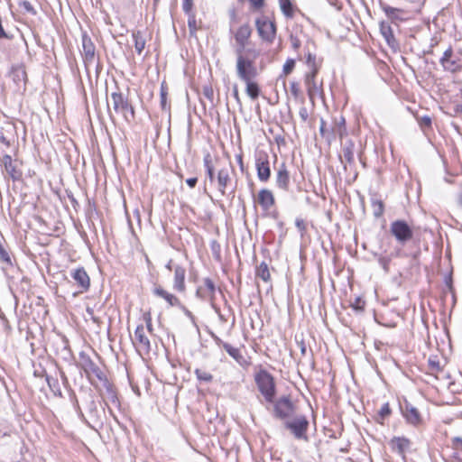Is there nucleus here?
<instances>
[{
    "label": "nucleus",
    "mask_w": 462,
    "mask_h": 462,
    "mask_svg": "<svg viewBox=\"0 0 462 462\" xmlns=\"http://www.w3.org/2000/svg\"><path fill=\"white\" fill-rule=\"evenodd\" d=\"M236 57V71L242 81L254 80L258 76L255 60L260 51L254 48H248L245 52H235Z\"/></svg>",
    "instance_id": "1"
},
{
    "label": "nucleus",
    "mask_w": 462,
    "mask_h": 462,
    "mask_svg": "<svg viewBox=\"0 0 462 462\" xmlns=\"http://www.w3.org/2000/svg\"><path fill=\"white\" fill-rule=\"evenodd\" d=\"M254 381L258 391L266 402H273L276 395V386L273 376L265 369H260L254 374Z\"/></svg>",
    "instance_id": "2"
},
{
    "label": "nucleus",
    "mask_w": 462,
    "mask_h": 462,
    "mask_svg": "<svg viewBox=\"0 0 462 462\" xmlns=\"http://www.w3.org/2000/svg\"><path fill=\"white\" fill-rule=\"evenodd\" d=\"M309 420L303 414H296L292 418L285 420L283 426L288 430L296 439L309 441L308 429Z\"/></svg>",
    "instance_id": "3"
},
{
    "label": "nucleus",
    "mask_w": 462,
    "mask_h": 462,
    "mask_svg": "<svg viewBox=\"0 0 462 462\" xmlns=\"http://www.w3.org/2000/svg\"><path fill=\"white\" fill-rule=\"evenodd\" d=\"M272 403L273 404V417L282 420V422L297 414L296 405L293 403L289 395H283L276 401L273 400V402Z\"/></svg>",
    "instance_id": "4"
},
{
    "label": "nucleus",
    "mask_w": 462,
    "mask_h": 462,
    "mask_svg": "<svg viewBox=\"0 0 462 462\" xmlns=\"http://www.w3.org/2000/svg\"><path fill=\"white\" fill-rule=\"evenodd\" d=\"M217 289L214 282L210 278H205L202 281V284L199 285L196 291V296L200 300L209 302L214 310L218 314L222 320H225L223 316L220 314L219 308L216 305V292Z\"/></svg>",
    "instance_id": "5"
},
{
    "label": "nucleus",
    "mask_w": 462,
    "mask_h": 462,
    "mask_svg": "<svg viewBox=\"0 0 462 462\" xmlns=\"http://www.w3.org/2000/svg\"><path fill=\"white\" fill-rule=\"evenodd\" d=\"M111 102L115 112L122 115L125 121L131 122L134 119V106L121 92H113L111 94Z\"/></svg>",
    "instance_id": "6"
},
{
    "label": "nucleus",
    "mask_w": 462,
    "mask_h": 462,
    "mask_svg": "<svg viewBox=\"0 0 462 462\" xmlns=\"http://www.w3.org/2000/svg\"><path fill=\"white\" fill-rule=\"evenodd\" d=\"M439 64L445 72L457 74L462 71V59L455 53L451 45L444 51Z\"/></svg>",
    "instance_id": "7"
},
{
    "label": "nucleus",
    "mask_w": 462,
    "mask_h": 462,
    "mask_svg": "<svg viewBox=\"0 0 462 462\" xmlns=\"http://www.w3.org/2000/svg\"><path fill=\"white\" fill-rule=\"evenodd\" d=\"M390 232L402 245H404L413 236L411 227L404 220H395L392 222L390 226Z\"/></svg>",
    "instance_id": "8"
},
{
    "label": "nucleus",
    "mask_w": 462,
    "mask_h": 462,
    "mask_svg": "<svg viewBox=\"0 0 462 462\" xmlns=\"http://www.w3.org/2000/svg\"><path fill=\"white\" fill-rule=\"evenodd\" d=\"M9 77L12 79L14 88L17 93H23L26 90L27 73L23 64L14 65L11 68Z\"/></svg>",
    "instance_id": "9"
},
{
    "label": "nucleus",
    "mask_w": 462,
    "mask_h": 462,
    "mask_svg": "<svg viewBox=\"0 0 462 462\" xmlns=\"http://www.w3.org/2000/svg\"><path fill=\"white\" fill-rule=\"evenodd\" d=\"M255 26L259 36L263 41L272 43L276 34V25L274 22L266 18H259L255 21Z\"/></svg>",
    "instance_id": "10"
},
{
    "label": "nucleus",
    "mask_w": 462,
    "mask_h": 462,
    "mask_svg": "<svg viewBox=\"0 0 462 462\" xmlns=\"http://www.w3.org/2000/svg\"><path fill=\"white\" fill-rule=\"evenodd\" d=\"M252 34V28L248 23L241 25L235 32V52H245L249 39Z\"/></svg>",
    "instance_id": "11"
},
{
    "label": "nucleus",
    "mask_w": 462,
    "mask_h": 462,
    "mask_svg": "<svg viewBox=\"0 0 462 462\" xmlns=\"http://www.w3.org/2000/svg\"><path fill=\"white\" fill-rule=\"evenodd\" d=\"M133 343L140 354L143 353L146 355L149 354V352L151 351L150 339L146 335L144 326L143 324L137 326L134 331V337L133 339Z\"/></svg>",
    "instance_id": "12"
},
{
    "label": "nucleus",
    "mask_w": 462,
    "mask_h": 462,
    "mask_svg": "<svg viewBox=\"0 0 462 462\" xmlns=\"http://www.w3.org/2000/svg\"><path fill=\"white\" fill-rule=\"evenodd\" d=\"M255 167L260 181L267 182L271 177V168L268 154L260 152L256 158Z\"/></svg>",
    "instance_id": "13"
},
{
    "label": "nucleus",
    "mask_w": 462,
    "mask_h": 462,
    "mask_svg": "<svg viewBox=\"0 0 462 462\" xmlns=\"http://www.w3.org/2000/svg\"><path fill=\"white\" fill-rule=\"evenodd\" d=\"M82 56L87 69L96 62V47L91 39L84 34L82 36Z\"/></svg>",
    "instance_id": "14"
},
{
    "label": "nucleus",
    "mask_w": 462,
    "mask_h": 462,
    "mask_svg": "<svg viewBox=\"0 0 462 462\" xmlns=\"http://www.w3.org/2000/svg\"><path fill=\"white\" fill-rule=\"evenodd\" d=\"M400 410L409 424L417 426L421 422L420 411L408 401L405 400L403 402H400Z\"/></svg>",
    "instance_id": "15"
},
{
    "label": "nucleus",
    "mask_w": 462,
    "mask_h": 462,
    "mask_svg": "<svg viewBox=\"0 0 462 462\" xmlns=\"http://www.w3.org/2000/svg\"><path fill=\"white\" fill-rule=\"evenodd\" d=\"M80 367L84 370L88 377L95 375L97 379L103 380L104 374L99 366L92 359L84 354H80Z\"/></svg>",
    "instance_id": "16"
},
{
    "label": "nucleus",
    "mask_w": 462,
    "mask_h": 462,
    "mask_svg": "<svg viewBox=\"0 0 462 462\" xmlns=\"http://www.w3.org/2000/svg\"><path fill=\"white\" fill-rule=\"evenodd\" d=\"M275 183L276 186L283 191H288L290 189L291 175L284 162L277 168Z\"/></svg>",
    "instance_id": "17"
},
{
    "label": "nucleus",
    "mask_w": 462,
    "mask_h": 462,
    "mask_svg": "<svg viewBox=\"0 0 462 462\" xmlns=\"http://www.w3.org/2000/svg\"><path fill=\"white\" fill-rule=\"evenodd\" d=\"M214 340L218 346L224 348L228 353V355L231 357H233L240 365H242V366L248 365V362L246 361L245 356L241 354V352L238 348L233 346L229 343L224 342L217 337H214Z\"/></svg>",
    "instance_id": "18"
},
{
    "label": "nucleus",
    "mask_w": 462,
    "mask_h": 462,
    "mask_svg": "<svg viewBox=\"0 0 462 462\" xmlns=\"http://www.w3.org/2000/svg\"><path fill=\"white\" fill-rule=\"evenodd\" d=\"M319 133L328 142H331L337 136H338L339 138L343 137L342 126H329L328 127L327 125L326 121H324L323 119L320 120Z\"/></svg>",
    "instance_id": "19"
},
{
    "label": "nucleus",
    "mask_w": 462,
    "mask_h": 462,
    "mask_svg": "<svg viewBox=\"0 0 462 462\" xmlns=\"http://www.w3.org/2000/svg\"><path fill=\"white\" fill-rule=\"evenodd\" d=\"M71 277L80 288V292L87 291L90 286V279L83 267L78 268L71 273Z\"/></svg>",
    "instance_id": "20"
},
{
    "label": "nucleus",
    "mask_w": 462,
    "mask_h": 462,
    "mask_svg": "<svg viewBox=\"0 0 462 462\" xmlns=\"http://www.w3.org/2000/svg\"><path fill=\"white\" fill-rule=\"evenodd\" d=\"M217 189L221 195L226 194V189L231 186L232 179L230 177V171L228 168H222L218 171L217 176Z\"/></svg>",
    "instance_id": "21"
},
{
    "label": "nucleus",
    "mask_w": 462,
    "mask_h": 462,
    "mask_svg": "<svg viewBox=\"0 0 462 462\" xmlns=\"http://www.w3.org/2000/svg\"><path fill=\"white\" fill-rule=\"evenodd\" d=\"M152 293L159 297L163 299L170 307H181V302L178 297H176L174 294L167 291L164 290L162 286H155L152 289Z\"/></svg>",
    "instance_id": "22"
},
{
    "label": "nucleus",
    "mask_w": 462,
    "mask_h": 462,
    "mask_svg": "<svg viewBox=\"0 0 462 462\" xmlns=\"http://www.w3.org/2000/svg\"><path fill=\"white\" fill-rule=\"evenodd\" d=\"M411 440L405 437H393L390 441L391 449L403 456L411 447Z\"/></svg>",
    "instance_id": "23"
},
{
    "label": "nucleus",
    "mask_w": 462,
    "mask_h": 462,
    "mask_svg": "<svg viewBox=\"0 0 462 462\" xmlns=\"http://www.w3.org/2000/svg\"><path fill=\"white\" fill-rule=\"evenodd\" d=\"M257 202L263 209L269 210L275 204V199L270 189H262L258 192Z\"/></svg>",
    "instance_id": "24"
},
{
    "label": "nucleus",
    "mask_w": 462,
    "mask_h": 462,
    "mask_svg": "<svg viewBox=\"0 0 462 462\" xmlns=\"http://www.w3.org/2000/svg\"><path fill=\"white\" fill-rule=\"evenodd\" d=\"M2 162L5 171L14 180H17L22 177V172L17 169L15 162H14L10 155H4Z\"/></svg>",
    "instance_id": "25"
},
{
    "label": "nucleus",
    "mask_w": 462,
    "mask_h": 462,
    "mask_svg": "<svg viewBox=\"0 0 462 462\" xmlns=\"http://www.w3.org/2000/svg\"><path fill=\"white\" fill-rule=\"evenodd\" d=\"M185 276L186 270L184 267L177 265L174 268V282H173V289L177 291L183 292L185 291Z\"/></svg>",
    "instance_id": "26"
},
{
    "label": "nucleus",
    "mask_w": 462,
    "mask_h": 462,
    "mask_svg": "<svg viewBox=\"0 0 462 462\" xmlns=\"http://www.w3.org/2000/svg\"><path fill=\"white\" fill-rule=\"evenodd\" d=\"M380 32L390 47L394 48L397 45V42L394 38L393 29L388 23H380Z\"/></svg>",
    "instance_id": "27"
},
{
    "label": "nucleus",
    "mask_w": 462,
    "mask_h": 462,
    "mask_svg": "<svg viewBox=\"0 0 462 462\" xmlns=\"http://www.w3.org/2000/svg\"><path fill=\"white\" fill-rule=\"evenodd\" d=\"M132 37L134 42L135 51L139 55H141L143 51L145 48L146 40H145L144 36L143 35L142 32H140V31L134 32L132 34Z\"/></svg>",
    "instance_id": "28"
},
{
    "label": "nucleus",
    "mask_w": 462,
    "mask_h": 462,
    "mask_svg": "<svg viewBox=\"0 0 462 462\" xmlns=\"http://www.w3.org/2000/svg\"><path fill=\"white\" fill-rule=\"evenodd\" d=\"M354 148L355 145L352 142L346 143L342 150V154L340 155L341 161H346L348 163H352L354 162Z\"/></svg>",
    "instance_id": "29"
},
{
    "label": "nucleus",
    "mask_w": 462,
    "mask_h": 462,
    "mask_svg": "<svg viewBox=\"0 0 462 462\" xmlns=\"http://www.w3.org/2000/svg\"><path fill=\"white\" fill-rule=\"evenodd\" d=\"M383 10L387 17L393 21L402 20V18L400 16V14L404 13L402 9L394 8L389 5H383Z\"/></svg>",
    "instance_id": "30"
},
{
    "label": "nucleus",
    "mask_w": 462,
    "mask_h": 462,
    "mask_svg": "<svg viewBox=\"0 0 462 462\" xmlns=\"http://www.w3.org/2000/svg\"><path fill=\"white\" fill-rule=\"evenodd\" d=\"M246 85V94L253 99H256L260 94V88L254 80L244 81Z\"/></svg>",
    "instance_id": "31"
},
{
    "label": "nucleus",
    "mask_w": 462,
    "mask_h": 462,
    "mask_svg": "<svg viewBox=\"0 0 462 462\" xmlns=\"http://www.w3.org/2000/svg\"><path fill=\"white\" fill-rule=\"evenodd\" d=\"M305 84L307 87V92H308L309 97L310 99L314 98L315 96L319 93V87L318 86V84L316 82V79H305Z\"/></svg>",
    "instance_id": "32"
},
{
    "label": "nucleus",
    "mask_w": 462,
    "mask_h": 462,
    "mask_svg": "<svg viewBox=\"0 0 462 462\" xmlns=\"http://www.w3.org/2000/svg\"><path fill=\"white\" fill-rule=\"evenodd\" d=\"M256 276L261 278L263 282H268L271 278L270 271L267 263H261L256 268Z\"/></svg>",
    "instance_id": "33"
},
{
    "label": "nucleus",
    "mask_w": 462,
    "mask_h": 462,
    "mask_svg": "<svg viewBox=\"0 0 462 462\" xmlns=\"http://www.w3.org/2000/svg\"><path fill=\"white\" fill-rule=\"evenodd\" d=\"M282 12L286 17L293 16V8L290 0H279Z\"/></svg>",
    "instance_id": "34"
},
{
    "label": "nucleus",
    "mask_w": 462,
    "mask_h": 462,
    "mask_svg": "<svg viewBox=\"0 0 462 462\" xmlns=\"http://www.w3.org/2000/svg\"><path fill=\"white\" fill-rule=\"evenodd\" d=\"M391 414V409H390V406H389V403L386 402L384 403L381 408L380 410L378 411L377 412V418H376V420L380 423H383V421L387 418L389 417Z\"/></svg>",
    "instance_id": "35"
},
{
    "label": "nucleus",
    "mask_w": 462,
    "mask_h": 462,
    "mask_svg": "<svg viewBox=\"0 0 462 462\" xmlns=\"http://www.w3.org/2000/svg\"><path fill=\"white\" fill-rule=\"evenodd\" d=\"M373 213L375 217H380L383 216L384 211V205L382 200H373L372 201Z\"/></svg>",
    "instance_id": "36"
},
{
    "label": "nucleus",
    "mask_w": 462,
    "mask_h": 462,
    "mask_svg": "<svg viewBox=\"0 0 462 462\" xmlns=\"http://www.w3.org/2000/svg\"><path fill=\"white\" fill-rule=\"evenodd\" d=\"M195 374L199 381L209 383L213 380V375L206 370L198 368L195 370Z\"/></svg>",
    "instance_id": "37"
},
{
    "label": "nucleus",
    "mask_w": 462,
    "mask_h": 462,
    "mask_svg": "<svg viewBox=\"0 0 462 462\" xmlns=\"http://www.w3.org/2000/svg\"><path fill=\"white\" fill-rule=\"evenodd\" d=\"M204 164H205V167H206V170H207V174H208V177L209 180L213 181L214 178H215V173H214V167L211 164V160H210V155L209 154H208L204 158Z\"/></svg>",
    "instance_id": "38"
},
{
    "label": "nucleus",
    "mask_w": 462,
    "mask_h": 462,
    "mask_svg": "<svg viewBox=\"0 0 462 462\" xmlns=\"http://www.w3.org/2000/svg\"><path fill=\"white\" fill-rule=\"evenodd\" d=\"M294 67H295V60L293 59H288L283 65L282 75L280 76V79L282 76L286 77L289 74H291L292 72V70L294 69Z\"/></svg>",
    "instance_id": "39"
},
{
    "label": "nucleus",
    "mask_w": 462,
    "mask_h": 462,
    "mask_svg": "<svg viewBox=\"0 0 462 462\" xmlns=\"http://www.w3.org/2000/svg\"><path fill=\"white\" fill-rule=\"evenodd\" d=\"M46 382H47L51 392H53L55 394L58 393L60 395L59 382L57 379L52 378L49 375H46Z\"/></svg>",
    "instance_id": "40"
},
{
    "label": "nucleus",
    "mask_w": 462,
    "mask_h": 462,
    "mask_svg": "<svg viewBox=\"0 0 462 462\" xmlns=\"http://www.w3.org/2000/svg\"><path fill=\"white\" fill-rule=\"evenodd\" d=\"M418 123L422 131H427L431 128V118L429 116H424L422 117L418 118Z\"/></svg>",
    "instance_id": "41"
},
{
    "label": "nucleus",
    "mask_w": 462,
    "mask_h": 462,
    "mask_svg": "<svg viewBox=\"0 0 462 462\" xmlns=\"http://www.w3.org/2000/svg\"><path fill=\"white\" fill-rule=\"evenodd\" d=\"M305 50H306V57H307V60H306L307 65L310 68L314 67V66H319L317 63L316 56L310 52L308 45L305 46Z\"/></svg>",
    "instance_id": "42"
},
{
    "label": "nucleus",
    "mask_w": 462,
    "mask_h": 462,
    "mask_svg": "<svg viewBox=\"0 0 462 462\" xmlns=\"http://www.w3.org/2000/svg\"><path fill=\"white\" fill-rule=\"evenodd\" d=\"M188 26L189 30V34L194 35L197 31L196 18L194 14H189Z\"/></svg>",
    "instance_id": "43"
},
{
    "label": "nucleus",
    "mask_w": 462,
    "mask_h": 462,
    "mask_svg": "<svg viewBox=\"0 0 462 462\" xmlns=\"http://www.w3.org/2000/svg\"><path fill=\"white\" fill-rule=\"evenodd\" d=\"M429 366H430V370L434 371V372H439L441 370L439 361L437 360L436 357H434V358L430 357L429 359Z\"/></svg>",
    "instance_id": "44"
},
{
    "label": "nucleus",
    "mask_w": 462,
    "mask_h": 462,
    "mask_svg": "<svg viewBox=\"0 0 462 462\" xmlns=\"http://www.w3.org/2000/svg\"><path fill=\"white\" fill-rule=\"evenodd\" d=\"M20 6L23 7L27 13L29 14H36V11L35 9L33 8L32 5L27 1V0H23L22 1L20 4Z\"/></svg>",
    "instance_id": "45"
},
{
    "label": "nucleus",
    "mask_w": 462,
    "mask_h": 462,
    "mask_svg": "<svg viewBox=\"0 0 462 462\" xmlns=\"http://www.w3.org/2000/svg\"><path fill=\"white\" fill-rule=\"evenodd\" d=\"M161 105H162V109H165L166 108V105H167V88L164 87V84H162V87H161Z\"/></svg>",
    "instance_id": "46"
},
{
    "label": "nucleus",
    "mask_w": 462,
    "mask_h": 462,
    "mask_svg": "<svg viewBox=\"0 0 462 462\" xmlns=\"http://www.w3.org/2000/svg\"><path fill=\"white\" fill-rule=\"evenodd\" d=\"M290 42H291L292 49L295 50V51L299 50V48L301 45V42L298 39L297 36H295L293 34H291L290 36Z\"/></svg>",
    "instance_id": "47"
},
{
    "label": "nucleus",
    "mask_w": 462,
    "mask_h": 462,
    "mask_svg": "<svg viewBox=\"0 0 462 462\" xmlns=\"http://www.w3.org/2000/svg\"><path fill=\"white\" fill-rule=\"evenodd\" d=\"M144 321H145V325H146L148 331L150 333H152L153 328H152V317H151L150 313L144 314Z\"/></svg>",
    "instance_id": "48"
},
{
    "label": "nucleus",
    "mask_w": 462,
    "mask_h": 462,
    "mask_svg": "<svg viewBox=\"0 0 462 462\" xmlns=\"http://www.w3.org/2000/svg\"><path fill=\"white\" fill-rule=\"evenodd\" d=\"M192 0H183V4H182V9L183 11L189 14L190 11H191V8H192Z\"/></svg>",
    "instance_id": "49"
},
{
    "label": "nucleus",
    "mask_w": 462,
    "mask_h": 462,
    "mask_svg": "<svg viewBox=\"0 0 462 462\" xmlns=\"http://www.w3.org/2000/svg\"><path fill=\"white\" fill-rule=\"evenodd\" d=\"M291 93L294 97H298L300 94V88L297 82L291 83Z\"/></svg>",
    "instance_id": "50"
},
{
    "label": "nucleus",
    "mask_w": 462,
    "mask_h": 462,
    "mask_svg": "<svg viewBox=\"0 0 462 462\" xmlns=\"http://www.w3.org/2000/svg\"><path fill=\"white\" fill-rule=\"evenodd\" d=\"M295 225H296L297 228L300 231L301 236H303L305 230H306L305 222L302 219L298 218L295 221Z\"/></svg>",
    "instance_id": "51"
},
{
    "label": "nucleus",
    "mask_w": 462,
    "mask_h": 462,
    "mask_svg": "<svg viewBox=\"0 0 462 462\" xmlns=\"http://www.w3.org/2000/svg\"><path fill=\"white\" fill-rule=\"evenodd\" d=\"M319 72V66L310 67V71L306 75V79H315Z\"/></svg>",
    "instance_id": "52"
},
{
    "label": "nucleus",
    "mask_w": 462,
    "mask_h": 462,
    "mask_svg": "<svg viewBox=\"0 0 462 462\" xmlns=\"http://www.w3.org/2000/svg\"><path fill=\"white\" fill-rule=\"evenodd\" d=\"M365 302L362 301L360 299H356V301L352 304V307L357 310L361 311L364 310Z\"/></svg>",
    "instance_id": "53"
},
{
    "label": "nucleus",
    "mask_w": 462,
    "mask_h": 462,
    "mask_svg": "<svg viewBox=\"0 0 462 462\" xmlns=\"http://www.w3.org/2000/svg\"><path fill=\"white\" fill-rule=\"evenodd\" d=\"M299 115L303 122H306L309 118L308 109L305 106L300 108Z\"/></svg>",
    "instance_id": "54"
},
{
    "label": "nucleus",
    "mask_w": 462,
    "mask_h": 462,
    "mask_svg": "<svg viewBox=\"0 0 462 462\" xmlns=\"http://www.w3.org/2000/svg\"><path fill=\"white\" fill-rule=\"evenodd\" d=\"M389 263H390V259H388V258H385V257L379 258V263L381 264V266L383 268V270L385 272H388V270H389Z\"/></svg>",
    "instance_id": "55"
},
{
    "label": "nucleus",
    "mask_w": 462,
    "mask_h": 462,
    "mask_svg": "<svg viewBox=\"0 0 462 462\" xmlns=\"http://www.w3.org/2000/svg\"><path fill=\"white\" fill-rule=\"evenodd\" d=\"M254 9H260L264 5V0H248Z\"/></svg>",
    "instance_id": "56"
},
{
    "label": "nucleus",
    "mask_w": 462,
    "mask_h": 462,
    "mask_svg": "<svg viewBox=\"0 0 462 462\" xmlns=\"http://www.w3.org/2000/svg\"><path fill=\"white\" fill-rule=\"evenodd\" d=\"M334 126H342L343 128V134H345V119L344 117L340 116L338 120L335 121Z\"/></svg>",
    "instance_id": "57"
},
{
    "label": "nucleus",
    "mask_w": 462,
    "mask_h": 462,
    "mask_svg": "<svg viewBox=\"0 0 462 462\" xmlns=\"http://www.w3.org/2000/svg\"><path fill=\"white\" fill-rule=\"evenodd\" d=\"M198 182V179L197 178H189L188 180H186V183L189 185V187L190 188H194L196 186Z\"/></svg>",
    "instance_id": "58"
},
{
    "label": "nucleus",
    "mask_w": 462,
    "mask_h": 462,
    "mask_svg": "<svg viewBox=\"0 0 462 462\" xmlns=\"http://www.w3.org/2000/svg\"><path fill=\"white\" fill-rule=\"evenodd\" d=\"M0 256L4 261H6V262L10 261L7 252L5 250H4L3 248L0 249Z\"/></svg>",
    "instance_id": "59"
},
{
    "label": "nucleus",
    "mask_w": 462,
    "mask_h": 462,
    "mask_svg": "<svg viewBox=\"0 0 462 462\" xmlns=\"http://www.w3.org/2000/svg\"><path fill=\"white\" fill-rule=\"evenodd\" d=\"M204 95L208 97L209 99H212L213 97V89L211 88H204Z\"/></svg>",
    "instance_id": "60"
},
{
    "label": "nucleus",
    "mask_w": 462,
    "mask_h": 462,
    "mask_svg": "<svg viewBox=\"0 0 462 462\" xmlns=\"http://www.w3.org/2000/svg\"><path fill=\"white\" fill-rule=\"evenodd\" d=\"M0 143L6 146H10V141L5 136L3 133L0 134Z\"/></svg>",
    "instance_id": "61"
},
{
    "label": "nucleus",
    "mask_w": 462,
    "mask_h": 462,
    "mask_svg": "<svg viewBox=\"0 0 462 462\" xmlns=\"http://www.w3.org/2000/svg\"><path fill=\"white\" fill-rule=\"evenodd\" d=\"M233 95H234V97L236 98V100L237 102H240V97H239L238 88H237L236 85H235L233 88Z\"/></svg>",
    "instance_id": "62"
},
{
    "label": "nucleus",
    "mask_w": 462,
    "mask_h": 462,
    "mask_svg": "<svg viewBox=\"0 0 462 462\" xmlns=\"http://www.w3.org/2000/svg\"><path fill=\"white\" fill-rule=\"evenodd\" d=\"M453 445L457 448L458 445H462V438L461 437H455L452 439Z\"/></svg>",
    "instance_id": "63"
},
{
    "label": "nucleus",
    "mask_w": 462,
    "mask_h": 462,
    "mask_svg": "<svg viewBox=\"0 0 462 462\" xmlns=\"http://www.w3.org/2000/svg\"><path fill=\"white\" fill-rule=\"evenodd\" d=\"M299 346H300V353L302 356H305L306 355V351H307V347H306V345L303 341H300L299 343Z\"/></svg>",
    "instance_id": "64"
}]
</instances>
